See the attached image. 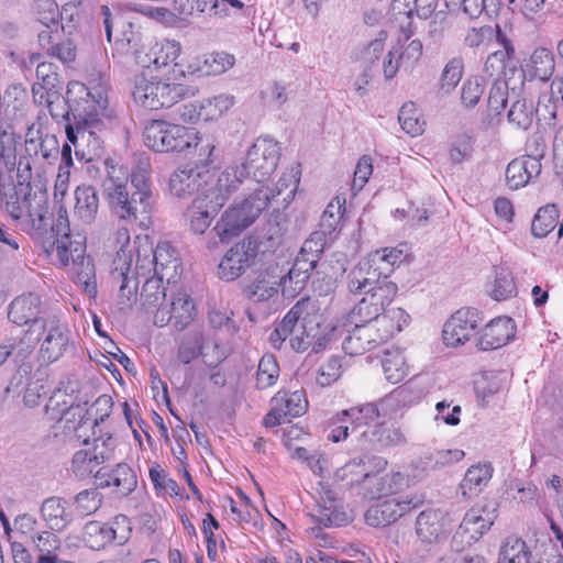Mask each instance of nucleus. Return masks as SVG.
I'll use <instances>...</instances> for the list:
<instances>
[{
	"label": "nucleus",
	"instance_id": "nucleus-1",
	"mask_svg": "<svg viewBox=\"0 0 563 563\" xmlns=\"http://www.w3.org/2000/svg\"><path fill=\"white\" fill-rule=\"evenodd\" d=\"M67 97L58 92L45 104L56 121L66 120V135L75 146L76 156L91 161L101 147L96 131L103 126L108 118V81L103 78L92 79L89 87L71 81L67 86Z\"/></svg>",
	"mask_w": 563,
	"mask_h": 563
},
{
	"label": "nucleus",
	"instance_id": "nucleus-2",
	"mask_svg": "<svg viewBox=\"0 0 563 563\" xmlns=\"http://www.w3.org/2000/svg\"><path fill=\"white\" fill-rule=\"evenodd\" d=\"M178 76L169 74L154 75L153 70H142L133 78L132 96L136 103L148 110L170 108L180 100L194 96L195 91L183 81L185 74L178 69Z\"/></svg>",
	"mask_w": 563,
	"mask_h": 563
},
{
	"label": "nucleus",
	"instance_id": "nucleus-3",
	"mask_svg": "<svg viewBox=\"0 0 563 563\" xmlns=\"http://www.w3.org/2000/svg\"><path fill=\"white\" fill-rule=\"evenodd\" d=\"M4 209L23 232L41 235L49 225L47 200L43 194L33 192L30 185L18 184L3 194Z\"/></svg>",
	"mask_w": 563,
	"mask_h": 563
},
{
	"label": "nucleus",
	"instance_id": "nucleus-4",
	"mask_svg": "<svg viewBox=\"0 0 563 563\" xmlns=\"http://www.w3.org/2000/svg\"><path fill=\"white\" fill-rule=\"evenodd\" d=\"M109 209L124 224L147 228L152 210L151 200L143 191H132L128 184L115 183L112 176L103 184Z\"/></svg>",
	"mask_w": 563,
	"mask_h": 563
},
{
	"label": "nucleus",
	"instance_id": "nucleus-5",
	"mask_svg": "<svg viewBox=\"0 0 563 563\" xmlns=\"http://www.w3.org/2000/svg\"><path fill=\"white\" fill-rule=\"evenodd\" d=\"M137 244V258L135 272L145 276L154 273L155 276L166 279L168 285L177 283L181 275V264L175 249L167 242L158 243L153 249L147 236H135Z\"/></svg>",
	"mask_w": 563,
	"mask_h": 563
},
{
	"label": "nucleus",
	"instance_id": "nucleus-6",
	"mask_svg": "<svg viewBox=\"0 0 563 563\" xmlns=\"http://www.w3.org/2000/svg\"><path fill=\"white\" fill-rule=\"evenodd\" d=\"M271 202L267 189H256L241 202L230 207L217 222L212 231L221 242L239 235L250 227Z\"/></svg>",
	"mask_w": 563,
	"mask_h": 563
},
{
	"label": "nucleus",
	"instance_id": "nucleus-7",
	"mask_svg": "<svg viewBox=\"0 0 563 563\" xmlns=\"http://www.w3.org/2000/svg\"><path fill=\"white\" fill-rule=\"evenodd\" d=\"M144 144L157 153H184L190 150L195 129L165 120H152L143 131Z\"/></svg>",
	"mask_w": 563,
	"mask_h": 563
},
{
	"label": "nucleus",
	"instance_id": "nucleus-8",
	"mask_svg": "<svg viewBox=\"0 0 563 563\" xmlns=\"http://www.w3.org/2000/svg\"><path fill=\"white\" fill-rule=\"evenodd\" d=\"M111 406L110 397L100 396L88 410L80 406L68 408L59 422L64 423L66 434H71L79 443L88 445L90 435L95 433V427L109 416Z\"/></svg>",
	"mask_w": 563,
	"mask_h": 563
},
{
	"label": "nucleus",
	"instance_id": "nucleus-9",
	"mask_svg": "<svg viewBox=\"0 0 563 563\" xmlns=\"http://www.w3.org/2000/svg\"><path fill=\"white\" fill-rule=\"evenodd\" d=\"M282 148L278 142L269 137H258L247 150L245 161L249 177L257 183L265 181L276 170Z\"/></svg>",
	"mask_w": 563,
	"mask_h": 563
},
{
	"label": "nucleus",
	"instance_id": "nucleus-10",
	"mask_svg": "<svg viewBox=\"0 0 563 563\" xmlns=\"http://www.w3.org/2000/svg\"><path fill=\"white\" fill-rule=\"evenodd\" d=\"M380 324L356 323L354 329L343 341V350L349 355H361L388 341L397 333V328L386 324L385 319L377 321Z\"/></svg>",
	"mask_w": 563,
	"mask_h": 563
},
{
	"label": "nucleus",
	"instance_id": "nucleus-11",
	"mask_svg": "<svg viewBox=\"0 0 563 563\" xmlns=\"http://www.w3.org/2000/svg\"><path fill=\"white\" fill-rule=\"evenodd\" d=\"M131 521L125 515L115 516L110 522L89 521L84 528V540L92 550H102L112 542L125 543L131 534Z\"/></svg>",
	"mask_w": 563,
	"mask_h": 563
},
{
	"label": "nucleus",
	"instance_id": "nucleus-12",
	"mask_svg": "<svg viewBox=\"0 0 563 563\" xmlns=\"http://www.w3.org/2000/svg\"><path fill=\"white\" fill-rule=\"evenodd\" d=\"M115 439L108 434L93 439L92 445L77 451L71 461V471L76 477H90L96 468L114 459Z\"/></svg>",
	"mask_w": 563,
	"mask_h": 563
},
{
	"label": "nucleus",
	"instance_id": "nucleus-13",
	"mask_svg": "<svg viewBox=\"0 0 563 563\" xmlns=\"http://www.w3.org/2000/svg\"><path fill=\"white\" fill-rule=\"evenodd\" d=\"M287 313H292L290 323L289 344L296 352H303L312 346L314 352L325 346V338L321 335L320 324L316 318L302 317V307L297 303Z\"/></svg>",
	"mask_w": 563,
	"mask_h": 563
},
{
	"label": "nucleus",
	"instance_id": "nucleus-14",
	"mask_svg": "<svg viewBox=\"0 0 563 563\" xmlns=\"http://www.w3.org/2000/svg\"><path fill=\"white\" fill-rule=\"evenodd\" d=\"M422 504L423 497L416 494L385 499L367 509L365 521L372 527H386Z\"/></svg>",
	"mask_w": 563,
	"mask_h": 563
},
{
	"label": "nucleus",
	"instance_id": "nucleus-15",
	"mask_svg": "<svg viewBox=\"0 0 563 563\" xmlns=\"http://www.w3.org/2000/svg\"><path fill=\"white\" fill-rule=\"evenodd\" d=\"M482 322L483 314L478 309L471 307L459 309L443 325L444 344L452 347L465 344L473 338Z\"/></svg>",
	"mask_w": 563,
	"mask_h": 563
},
{
	"label": "nucleus",
	"instance_id": "nucleus-16",
	"mask_svg": "<svg viewBox=\"0 0 563 563\" xmlns=\"http://www.w3.org/2000/svg\"><path fill=\"white\" fill-rule=\"evenodd\" d=\"M406 388H398L377 404H365L343 410L339 421L347 422L352 433L357 432L363 426H369L385 417L386 409L406 398Z\"/></svg>",
	"mask_w": 563,
	"mask_h": 563
},
{
	"label": "nucleus",
	"instance_id": "nucleus-17",
	"mask_svg": "<svg viewBox=\"0 0 563 563\" xmlns=\"http://www.w3.org/2000/svg\"><path fill=\"white\" fill-rule=\"evenodd\" d=\"M257 255L256 242L244 239L232 245L223 255L218 266L221 279L232 282L242 276L254 263Z\"/></svg>",
	"mask_w": 563,
	"mask_h": 563
},
{
	"label": "nucleus",
	"instance_id": "nucleus-18",
	"mask_svg": "<svg viewBox=\"0 0 563 563\" xmlns=\"http://www.w3.org/2000/svg\"><path fill=\"white\" fill-rule=\"evenodd\" d=\"M308 408V400L302 390H279L271 400V410L264 417V426L276 427L303 415Z\"/></svg>",
	"mask_w": 563,
	"mask_h": 563
},
{
	"label": "nucleus",
	"instance_id": "nucleus-19",
	"mask_svg": "<svg viewBox=\"0 0 563 563\" xmlns=\"http://www.w3.org/2000/svg\"><path fill=\"white\" fill-rule=\"evenodd\" d=\"M496 518V508L493 505L476 504L464 515L454 538L471 545L492 528Z\"/></svg>",
	"mask_w": 563,
	"mask_h": 563
},
{
	"label": "nucleus",
	"instance_id": "nucleus-20",
	"mask_svg": "<svg viewBox=\"0 0 563 563\" xmlns=\"http://www.w3.org/2000/svg\"><path fill=\"white\" fill-rule=\"evenodd\" d=\"M42 328L44 339L38 350L37 362L40 366H47L65 354L70 339L67 327L57 320L45 321Z\"/></svg>",
	"mask_w": 563,
	"mask_h": 563
},
{
	"label": "nucleus",
	"instance_id": "nucleus-21",
	"mask_svg": "<svg viewBox=\"0 0 563 563\" xmlns=\"http://www.w3.org/2000/svg\"><path fill=\"white\" fill-rule=\"evenodd\" d=\"M317 507V520L325 527L344 526L351 520L336 490L322 482L319 483Z\"/></svg>",
	"mask_w": 563,
	"mask_h": 563
},
{
	"label": "nucleus",
	"instance_id": "nucleus-22",
	"mask_svg": "<svg viewBox=\"0 0 563 563\" xmlns=\"http://www.w3.org/2000/svg\"><path fill=\"white\" fill-rule=\"evenodd\" d=\"M247 177L249 172L245 165L228 166L218 173L214 179L207 183V188L202 194L222 208L230 196L240 188Z\"/></svg>",
	"mask_w": 563,
	"mask_h": 563
},
{
	"label": "nucleus",
	"instance_id": "nucleus-23",
	"mask_svg": "<svg viewBox=\"0 0 563 563\" xmlns=\"http://www.w3.org/2000/svg\"><path fill=\"white\" fill-rule=\"evenodd\" d=\"M196 313L194 300L185 291H177L170 302H166L163 308H157L153 319L158 327H164L174 320L175 327L179 330L186 328Z\"/></svg>",
	"mask_w": 563,
	"mask_h": 563
},
{
	"label": "nucleus",
	"instance_id": "nucleus-24",
	"mask_svg": "<svg viewBox=\"0 0 563 563\" xmlns=\"http://www.w3.org/2000/svg\"><path fill=\"white\" fill-rule=\"evenodd\" d=\"M380 261L377 255L369 254L349 273L347 287L351 292L362 294V290L389 279V267H380Z\"/></svg>",
	"mask_w": 563,
	"mask_h": 563
},
{
	"label": "nucleus",
	"instance_id": "nucleus-25",
	"mask_svg": "<svg viewBox=\"0 0 563 563\" xmlns=\"http://www.w3.org/2000/svg\"><path fill=\"white\" fill-rule=\"evenodd\" d=\"M352 319L356 323H375L376 325L379 324L377 322L379 319H385L386 324L395 325L398 333L402 330L404 325L408 323L409 316L399 307L384 309L378 305H369L367 300L362 298L352 311Z\"/></svg>",
	"mask_w": 563,
	"mask_h": 563
},
{
	"label": "nucleus",
	"instance_id": "nucleus-26",
	"mask_svg": "<svg viewBox=\"0 0 563 563\" xmlns=\"http://www.w3.org/2000/svg\"><path fill=\"white\" fill-rule=\"evenodd\" d=\"M352 319L356 323H375L376 325L379 324L377 322L379 319H385L386 324L395 325L398 333L402 330L404 325L408 323L409 316L399 307L384 309L378 305H369L367 300L362 298L352 311Z\"/></svg>",
	"mask_w": 563,
	"mask_h": 563
},
{
	"label": "nucleus",
	"instance_id": "nucleus-27",
	"mask_svg": "<svg viewBox=\"0 0 563 563\" xmlns=\"http://www.w3.org/2000/svg\"><path fill=\"white\" fill-rule=\"evenodd\" d=\"M41 313L42 300L34 292L15 297L8 307V319L18 327L37 324Z\"/></svg>",
	"mask_w": 563,
	"mask_h": 563
},
{
	"label": "nucleus",
	"instance_id": "nucleus-28",
	"mask_svg": "<svg viewBox=\"0 0 563 563\" xmlns=\"http://www.w3.org/2000/svg\"><path fill=\"white\" fill-rule=\"evenodd\" d=\"M515 332L516 325L511 318H495L481 331L477 345L484 351L499 349L515 336Z\"/></svg>",
	"mask_w": 563,
	"mask_h": 563
},
{
	"label": "nucleus",
	"instance_id": "nucleus-29",
	"mask_svg": "<svg viewBox=\"0 0 563 563\" xmlns=\"http://www.w3.org/2000/svg\"><path fill=\"white\" fill-rule=\"evenodd\" d=\"M180 49V44L176 41L164 40L155 43L150 47L145 57L140 60L144 67L143 70H152L151 66H154L156 70L168 68L175 73L178 67L176 59L179 57Z\"/></svg>",
	"mask_w": 563,
	"mask_h": 563
},
{
	"label": "nucleus",
	"instance_id": "nucleus-30",
	"mask_svg": "<svg viewBox=\"0 0 563 563\" xmlns=\"http://www.w3.org/2000/svg\"><path fill=\"white\" fill-rule=\"evenodd\" d=\"M365 496L371 499L397 494L409 485L408 477L401 472H390L384 475H363Z\"/></svg>",
	"mask_w": 563,
	"mask_h": 563
},
{
	"label": "nucleus",
	"instance_id": "nucleus-31",
	"mask_svg": "<svg viewBox=\"0 0 563 563\" xmlns=\"http://www.w3.org/2000/svg\"><path fill=\"white\" fill-rule=\"evenodd\" d=\"M220 209V206L201 192L194 199L185 213L190 230L197 234L205 233Z\"/></svg>",
	"mask_w": 563,
	"mask_h": 563
},
{
	"label": "nucleus",
	"instance_id": "nucleus-32",
	"mask_svg": "<svg viewBox=\"0 0 563 563\" xmlns=\"http://www.w3.org/2000/svg\"><path fill=\"white\" fill-rule=\"evenodd\" d=\"M100 487H113L120 496L130 495L137 485V478L133 470L124 463H119L111 472L98 470L95 474Z\"/></svg>",
	"mask_w": 563,
	"mask_h": 563
},
{
	"label": "nucleus",
	"instance_id": "nucleus-33",
	"mask_svg": "<svg viewBox=\"0 0 563 563\" xmlns=\"http://www.w3.org/2000/svg\"><path fill=\"white\" fill-rule=\"evenodd\" d=\"M448 515L441 509H427L416 520L417 536L423 542H434L448 531Z\"/></svg>",
	"mask_w": 563,
	"mask_h": 563
},
{
	"label": "nucleus",
	"instance_id": "nucleus-34",
	"mask_svg": "<svg viewBox=\"0 0 563 563\" xmlns=\"http://www.w3.org/2000/svg\"><path fill=\"white\" fill-rule=\"evenodd\" d=\"M376 449L400 446L407 443L402 428L395 423L380 422L365 431L360 432Z\"/></svg>",
	"mask_w": 563,
	"mask_h": 563
},
{
	"label": "nucleus",
	"instance_id": "nucleus-35",
	"mask_svg": "<svg viewBox=\"0 0 563 563\" xmlns=\"http://www.w3.org/2000/svg\"><path fill=\"white\" fill-rule=\"evenodd\" d=\"M41 517L52 531H64L73 521L68 503L62 497H48L41 506Z\"/></svg>",
	"mask_w": 563,
	"mask_h": 563
},
{
	"label": "nucleus",
	"instance_id": "nucleus-36",
	"mask_svg": "<svg viewBox=\"0 0 563 563\" xmlns=\"http://www.w3.org/2000/svg\"><path fill=\"white\" fill-rule=\"evenodd\" d=\"M542 165L538 161L522 156L512 159L506 168V183L510 189H519L527 186L541 173Z\"/></svg>",
	"mask_w": 563,
	"mask_h": 563
},
{
	"label": "nucleus",
	"instance_id": "nucleus-37",
	"mask_svg": "<svg viewBox=\"0 0 563 563\" xmlns=\"http://www.w3.org/2000/svg\"><path fill=\"white\" fill-rule=\"evenodd\" d=\"M125 224L119 228L112 240V245L115 249V257L112 267H118L119 271H131L133 254L137 256V244L135 241L131 243L130 231Z\"/></svg>",
	"mask_w": 563,
	"mask_h": 563
},
{
	"label": "nucleus",
	"instance_id": "nucleus-38",
	"mask_svg": "<svg viewBox=\"0 0 563 563\" xmlns=\"http://www.w3.org/2000/svg\"><path fill=\"white\" fill-rule=\"evenodd\" d=\"M492 476L493 468L489 464L478 463L471 466L460 484L462 495L467 498L477 496L487 486Z\"/></svg>",
	"mask_w": 563,
	"mask_h": 563
},
{
	"label": "nucleus",
	"instance_id": "nucleus-39",
	"mask_svg": "<svg viewBox=\"0 0 563 563\" xmlns=\"http://www.w3.org/2000/svg\"><path fill=\"white\" fill-rule=\"evenodd\" d=\"M75 216L84 223H91L99 210V198L91 186H78L75 190Z\"/></svg>",
	"mask_w": 563,
	"mask_h": 563
},
{
	"label": "nucleus",
	"instance_id": "nucleus-40",
	"mask_svg": "<svg viewBox=\"0 0 563 563\" xmlns=\"http://www.w3.org/2000/svg\"><path fill=\"white\" fill-rule=\"evenodd\" d=\"M135 269L119 271L118 267H112L111 278L114 283L119 284L118 306L121 310H125L132 306L136 300L137 280L134 275Z\"/></svg>",
	"mask_w": 563,
	"mask_h": 563
},
{
	"label": "nucleus",
	"instance_id": "nucleus-41",
	"mask_svg": "<svg viewBox=\"0 0 563 563\" xmlns=\"http://www.w3.org/2000/svg\"><path fill=\"white\" fill-rule=\"evenodd\" d=\"M300 165L296 164L287 168L279 177L274 189L266 188L271 195V201L282 196V205L287 207L295 198L300 180Z\"/></svg>",
	"mask_w": 563,
	"mask_h": 563
},
{
	"label": "nucleus",
	"instance_id": "nucleus-42",
	"mask_svg": "<svg viewBox=\"0 0 563 563\" xmlns=\"http://www.w3.org/2000/svg\"><path fill=\"white\" fill-rule=\"evenodd\" d=\"M382 368L385 378L391 384L401 382L409 373V365L400 349H389L384 352Z\"/></svg>",
	"mask_w": 563,
	"mask_h": 563
},
{
	"label": "nucleus",
	"instance_id": "nucleus-43",
	"mask_svg": "<svg viewBox=\"0 0 563 563\" xmlns=\"http://www.w3.org/2000/svg\"><path fill=\"white\" fill-rule=\"evenodd\" d=\"M164 282H166V279L154 275L147 278L142 287V306L147 311L153 312V314L157 308H163L166 303V288L164 287Z\"/></svg>",
	"mask_w": 563,
	"mask_h": 563
},
{
	"label": "nucleus",
	"instance_id": "nucleus-44",
	"mask_svg": "<svg viewBox=\"0 0 563 563\" xmlns=\"http://www.w3.org/2000/svg\"><path fill=\"white\" fill-rule=\"evenodd\" d=\"M200 174L192 168H178L169 178L170 192L179 198L194 194L199 188Z\"/></svg>",
	"mask_w": 563,
	"mask_h": 563
},
{
	"label": "nucleus",
	"instance_id": "nucleus-45",
	"mask_svg": "<svg viewBox=\"0 0 563 563\" xmlns=\"http://www.w3.org/2000/svg\"><path fill=\"white\" fill-rule=\"evenodd\" d=\"M345 197L335 196L327 206L321 214L320 228L321 233L331 236L340 230L341 220L345 212Z\"/></svg>",
	"mask_w": 563,
	"mask_h": 563
},
{
	"label": "nucleus",
	"instance_id": "nucleus-46",
	"mask_svg": "<svg viewBox=\"0 0 563 563\" xmlns=\"http://www.w3.org/2000/svg\"><path fill=\"white\" fill-rule=\"evenodd\" d=\"M71 272L75 275L76 282L82 287L84 291L89 297L97 295L96 273L91 257L85 256L74 261L71 264Z\"/></svg>",
	"mask_w": 563,
	"mask_h": 563
},
{
	"label": "nucleus",
	"instance_id": "nucleus-47",
	"mask_svg": "<svg viewBox=\"0 0 563 563\" xmlns=\"http://www.w3.org/2000/svg\"><path fill=\"white\" fill-rule=\"evenodd\" d=\"M413 34L412 25L409 24V26L401 32V37L405 40V43L400 46H396L398 48V58L401 60L402 67L405 68H412L422 55L421 41L418 38L410 40Z\"/></svg>",
	"mask_w": 563,
	"mask_h": 563
},
{
	"label": "nucleus",
	"instance_id": "nucleus-48",
	"mask_svg": "<svg viewBox=\"0 0 563 563\" xmlns=\"http://www.w3.org/2000/svg\"><path fill=\"white\" fill-rule=\"evenodd\" d=\"M217 146L218 142L214 135L199 133L195 130V140L190 142V150L195 148L199 165L207 167L216 162Z\"/></svg>",
	"mask_w": 563,
	"mask_h": 563
},
{
	"label": "nucleus",
	"instance_id": "nucleus-49",
	"mask_svg": "<svg viewBox=\"0 0 563 563\" xmlns=\"http://www.w3.org/2000/svg\"><path fill=\"white\" fill-rule=\"evenodd\" d=\"M246 296L254 302L266 301L278 291V280L268 273L260 275L247 288Z\"/></svg>",
	"mask_w": 563,
	"mask_h": 563
},
{
	"label": "nucleus",
	"instance_id": "nucleus-50",
	"mask_svg": "<svg viewBox=\"0 0 563 563\" xmlns=\"http://www.w3.org/2000/svg\"><path fill=\"white\" fill-rule=\"evenodd\" d=\"M53 252L63 266H69L85 253V245L80 240L57 238L53 244Z\"/></svg>",
	"mask_w": 563,
	"mask_h": 563
},
{
	"label": "nucleus",
	"instance_id": "nucleus-51",
	"mask_svg": "<svg viewBox=\"0 0 563 563\" xmlns=\"http://www.w3.org/2000/svg\"><path fill=\"white\" fill-rule=\"evenodd\" d=\"M528 67H530L532 77L539 78L544 82L553 74L554 57L549 49L539 47L532 53Z\"/></svg>",
	"mask_w": 563,
	"mask_h": 563
},
{
	"label": "nucleus",
	"instance_id": "nucleus-52",
	"mask_svg": "<svg viewBox=\"0 0 563 563\" xmlns=\"http://www.w3.org/2000/svg\"><path fill=\"white\" fill-rule=\"evenodd\" d=\"M448 8L452 10H462L471 19L478 18L483 12L489 14L498 8V0H445Z\"/></svg>",
	"mask_w": 563,
	"mask_h": 563
},
{
	"label": "nucleus",
	"instance_id": "nucleus-53",
	"mask_svg": "<svg viewBox=\"0 0 563 563\" xmlns=\"http://www.w3.org/2000/svg\"><path fill=\"white\" fill-rule=\"evenodd\" d=\"M398 287L397 285L388 280H383L382 284L369 287L367 289L362 290V294H364V299L369 302V305L373 306H379L384 309H388L387 307L394 300L396 294H397Z\"/></svg>",
	"mask_w": 563,
	"mask_h": 563
},
{
	"label": "nucleus",
	"instance_id": "nucleus-54",
	"mask_svg": "<svg viewBox=\"0 0 563 563\" xmlns=\"http://www.w3.org/2000/svg\"><path fill=\"white\" fill-rule=\"evenodd\" d=\"M533 115V103L522 98L511 104L508 111V121L517 129L528 130L532 124Z\"/></svg>",
	"mask_w": 563,
	"mask_h": 563
},
{
	"label": "nucleus",
	"instance_id": "nucleus-55",
	"mask_svg": "<svg viewBox=\"0 0 563 563\" xmlns=\"http://www.w3.org/2000/svg\"><path fill=\"white\" fill-rule=\"evenodd\" d=\"M517 295V287L512 274L506 268L496 271L490 296L494 300H507Z\"/></svg>",
	"mask_w": 563,
	"mask_h": 563
},
{
	"label": "nucleus",
	"instance_id": "nucleus-56",
	"mask_svg": "<svg viewBox=\"0 0 563 563\" xmlns=\"http://www.w3.org/2000/svg\"><path fill=\"white\" fill-rule=\"evenodd\" d=\"M507 383L505 371H487L475 380V389L483 397L494 395L501 390Z\"/></svg>",
	"mask_w": 563,
	"mask_h": 563
},
{
	"label": "nucleus",
	"instance_id": "nucleus-57",
	"mask_svg": "<svg viewBox=\"0 0 563 563\" xmlns=\"http://www.w3.org/2000/svg\"><path fill=\"white\" fill-rule=\"evenodd\" d=\"M401 129L411 136L420 135L424 130V121L415 103L409 102L401 107L398 115Z\"/></svg>",
	"mask_w": 563,
	"mask_h": 563
},
{
	"label": "nucleus",
	"instance_id": "nucleus-58",
	"mask_svg": "<svg viewBox=\"0 0 563 563\" xmlns=\"http://www.w3.org/2000/svg\"><path fill=\"white\" fill-rule=\"evenodd\" d=\"M279 376V366L276 357L272 354L262 356L256 373V387L266 389L273 386Z\"/></svg>",
	"mask_w": 563,
	"mask_h": 563
},
{
	"label": "nucleus",
	"instance_id": "nucleus-59",
	"mask_svg": "<svg viewBox=\"0 0 563 563\" xmlns=\"http://www.w3.org/2000/svg\"><path fill=\"white\" fill-rule=\"evenodd\" d=\"M464 71V64L461 57L450 59L441 74L439 87L444 93L452 92L461 81Z\"/></svg>",
	"mask_w": 563,
	"mask_h": 563
},
{
	"label": "nucleus",
	"instance_id": "nucleus-60",
	"mask_svg": "<svg viewBox=\"0 0 563 563\" xmlns=\"http://www.w3.org/2000/svg\"><path fill=\"white\" fill-rule=\"evenodd\" d=\"M205 120H217L234 104V97L221 93L201 102Z\"/></svg>",
	"mask_w": 563,
	"mask_h": 563
},
{
	"label": "nucleus",
	"instance_id": "nucleus-61",
	"mask_svg": "<svg viewBox=\"0 0 563 563\" xmlns=\"http://www.w3.org/2000/svg\"><path fill=\"white\" fill-rule=\"evenodd\" d=\"M539 104L549 108V113L555 117L559 107L563 106V78L554 77L547 90L539 97Z\"/></svg>",
	"mask_w": 563,
	"mask_h": 563
},
{
	"label": "nucleus",
	"instance_id": "nucleus-62",
	"mask_svg": "<svg viewBox=\"0 0 563 563\" xmlns=\"http://www.w3.org/2000/svg\"><path fill=\"white\" fill-rule=\"evenodd\" d=\"M37 21L48 30H63L58 5L53 0H40L36 4Z\"/></svg>",
	"mask_w": 563,
	"mask_h": 563
},
{
	"label": "nucleus",
	"instance_id": "nucleus-63",
	"mask_svg": "<svg viewBox=\"0 0 563 563\" xmlns=\"http://www.w3.org/2000/svg\"><path fill=\"white\" fill-rule=\"evenodd\" d=\"M485 91V81L478 76L467 78L461 88V102L465 108L475 107Z\"/></svg>",
	"mask_w": 563,
	"mask_h": 563
},
{
	"label": "nucleus",
	"instance_id": "nucleus-64",
	"mask_svg": "<svg viewBox=\"0 0 563 563\" xmlns=\"http://www.w3.org/2000/svg\"><path fill=\"white\" fill-rule=\"evenodd\" d=\"M526 543L521 539L508 540L501 547L498 563H527Z\"/></svg>",
	"mask_w": 563,
	"mask_h": 563
}]
</instances>
